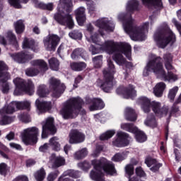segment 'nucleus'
I'll return each instance as SVG.
<instances>
[{"label": "nucleus", "mask_w": 181, "mask_h": 181, "mask_svg": "<svg viewBox=\"0 0 181 181\" xmlns=\"http://www.w3.org/2000/svg\"><path fill=\"white\" fill-rule=\"evenodd\" d=\"M145 124L147 127L155 128V127H156V120L155 119V117L153 115L148 116L147 119L145 121Z\"/></svg>", "instance_id": "09e8293b"}, {"label": "nucleus", "mask_w": 181, "mask_h": 181, "mask_svg": "<svg viewBox=\"0 0 181 181\" xmlns=\"http://www.w3.org/2000/svg\"><path fill=\"white\" fill-rule=\"evenodd\" d=\"M35 106L37 109L38 114H42V112H46V111H49V110L52 108V103L40 102L39 99H37L35 100Z\"/></svg>", "instance_id": "412c9836"}, {"label": "nucleus", "mask_w": 181, "mask_h": 181, "mask_svg": "<svg viewBox=\"0 0 181 181\" xmlns=\"http://www.w3.org/2000/svg\"><path fill=\"white\" fill-rule=\"evenodd\" d=\"M115 135V130H109L102 134L100 136V141H107Z\"/></svg>", "instance_id": "a18cd8bd"}, {"label": "nucleus", "mask_w": 181, "mask_h": 181, "mask_svg": "<svg viewBox=\"0 0 181 181\" xmlns=\"http://www.w3.org/2000/svg\"><path fill=\"white\" fill-rule=\"evenodd\" d=\"M136 134V139L137 141V142H145V141H146V135H145V134L144 133V132L139 131L137 129L136 132L133 133Z\"/></svg>", "instance_id": "de8ad7c7"}, {"label": "nucleus", "mask_w": 181, "mask_h": 181, "mask_svg": "<svg viewBox=\"0 0 181 181\" xmlns=\"http://www.w3.org/2000/svg\"><path fill=\"white\" fill-rule=\"evenodd\" d=\"M65 175H68L70 176V177H74L76 179L77 177H80V172L69 170L65 173Z\"/></svg>", "instance_id": "052dcab7"}, {"label": "nucleus", "mask_w": 181, "mask_h": 181, "mask_svg": "<svg viewBox=\"0 0 181 181\" xmlns=\"http://www.w3.org/2000/svg\"><path fill=\"white\" fill-rule=\"evenodd\" d=\"M49 163H52V168H60L66 163V160L62 156H56L52 154L49 157Z\"/></svg>", "instance_id": "b1692460"}, {"label": "nucleus", "mask_w": 181, "mask_h": 181, "mask_svg": "<svg viewBox=\"0 0 181 181\" xmlns=\"http://www.w3.org/2000/svg\"><path fill=\"white\" fill-rule=\"evenodd\" d=\"M128 156V151H124L123 153H116L112 158L114 162H121V160H124L127 159Z\"/></svg>", "instance_id": "a19ab883"}, {"label": "nucleus", "mask_w": 181, "mask_h": 181, "mask_svg": "<svg viewBox=\"0 0 181 181\" xmlns=\"http://www.w3.org/2000/svg\"><path fill=\"white\" fill-rule=\"evenodd\" d=\"M37 136H39V129L36 127H28L21 133L23 142L25 145H33L37 142Z\"/></svg>", "instance_id": "9b49d317"}, {"label": "nucleus", "mask_w": 181, "mask_h": 181, "mask_svg": "<svg viewBox=\"0 0 181 181\" xmlns=\"http://www.w3.org/2000/svg\"><path fill=\"white\" fill-rule=\"evenodd\" d=\"M40 8H43L47 11H53V3H48L47 4H40Z\"/></svg>", "instance_id": "69168bd1"}, {"label": "nucleus", "mask_w": 181, "mask_h": 181, "mask_svg": "<svg viewBox=\"0 0 181 181\" xmlns=\"http://www.w3.org/2000/svg\"><path fill=\"white\" fill-rule=\"evenodd\" d=\"M139 1L138 0H129L126 4V13H122L119 15V21L123 22V28L126 33L129 35L130 39L134 42L145 40L146 33L149 29V22L144 23L138 26L135 24V21L132 19L131 15L134 11L138 10Z\"/></svg>", "instance_id": "f257e3e1"}, {"label": "nucleus", "mask_w": 181, "mask_h": 181, "mask_svg": "<svg viewBox=\"0 0 181 181\" xmlns=\"http://www.w3.org/2000/svg\"><path fill=\"white\" fill-rule=\"evenodd\" d=\"M6 80H8V78L0 81L3 83L1 91L4 94H8L9 93V90H11V86H9V83L6 82Z\"/></svg>", "instance_id": "864d4df0"}, {"label": "nucleus", "mask_w": 181, "mask_h": 181, "mask_svg": "<svg viewBox=\"0 0 181 181\" xmlns=\"http://www.w3.org/2000/svg\"><path fill=\"white\" fill-rule=\"evenodd\" d=\"M100 47L95 48V47L90 45L89 47L90 52L92 54H98L100 52H105L108 54H112L117 53V52H121L126 55V57L131 60V45L128 43L118 44L113 40H106L103 44L98 45Z\"/></svg>", "instance_id": "7ed1b4c3"}, {"label": "nucleus", "mask_w": 181, "mask_h": 181, "mask_svg": "<svg viewBox=\"0 0 181 181\" xmlns=\"http://www.w3.org/2000/svg\"><path fill=\"white\" fill-rule=\"evenodd\" d=\"M35 67V66L27 69L25 70L26 76H28V77H35V76H37V74L40 73V70Z\"/></svg>", "instance_id": "c03bdc74"}, {"label": "nucleus", "mask_w": 181, "mask_h": 181, "mask_svg": "<svg viewBox=\"0 0 181 181\" xmlns=\"http://www.w3.org/2000/svg\"><path fill=\"white\" fill-rule=\"evenodd\" d=\"M14 28L18 35L23 33V30H25V24H23V21L19 20L14 23Z\"/></svg>", "instance_id": "ea45409f"}, {"label": "nucleus", "mask_w": 181, "mask_h": 181, "mask_svg": "<svg viewBox=\"0 0 181 181\" xmlns=\"http://www.w3.org/2000/svg\"><path fill=\"white\" fill-rule=\"evenodd\" d=\"M69 37H71V39H81L83 35L81 33L74 30L73 32L69 33Z\"/></svg>", "instance_id": "680f3d73"}, {"label": "nucleus", "mask_w": 181, "mask_h": 181, "mask_svg": "<svg viewBox=\"0 0 181 181\" xmlns=\"http://www.w3.org/2000/svg\"><path fill=\"white\" fill-rule=\"evenodd\" d=\"M139 104L141 105L144 112H149L151 107L153 112L158 115V117H161V115H166V114H168V107H162V104H160V102L155 100L151 102V100L146 97H141L139 98Z\"/></svg>", "instance_id": "0eeeda50"}, {"label": "nucleus", "mask_w": 181, "mask_h": 181, "mask_svg": "<svg viewBox=\"0 0 181 181\" xmlns=\"http://www.w3.org/2000/svg\"><path fill=\"white\" fill-rule=\"evenodd\" d=\"M70 12L71 11L58 10L54 18L59 25L67 26L69 29H73L74 28V20H73V16L70 14Z\"/></svg>", "instance_id": "9d476101"}, {"label": "nucleus", "mask_w": 181, "mask_h": 181, "mask_svg": "<svg viewBox=\"0 0 181 181\" xmlns=\"http://www.w3.org/2000/svg\"><path fill=\"white\" fill-rule=\"evenodd\" d=\"M49 145L54 151H60L61 145L59 142V138L54 136L49 139Z\"/></svg>", "instance_id": "58836bf2"}, {"label": "nucleus", "mask_w": 181, "mask_h": 181, "mask_svg": "<svg viewBox=\"0 0 181 181\" xmlns=\"http://www.w3.org/2000/svg\"><path fill=\"white\" fill-rule=\"evenodd\" d=\"M23 49H31L33 52H36L37 50V43L35 42L33 40L25 37L23 41Z\"/></svg>", "instance_id": "cd10ccee"}, {"label": "nucleus", "mask_w": 181, "mask_h": 181, "mask_svg": "<svg viewBox=\"0 0 181 181\" xmlns=\"http://www.w3.org/2000/svg\"><path fill=\"white\" fill-rule=\"evenodd\" d=\"M93 64L95 67L98 69V67H101V64H103V57L102 55H99L97 57H95L93 59Z\"/></svg>", "instance_id": "4d7b16f0"}, {"label": "nucleus", "mask_w": 181, "mask_h": 181, "mask_svg": "<svg viewBox=\"0 0 181 181\" xmlns=\"http://www.w3.org/2000/svg\"><path fill=\"white\" fill-rule=\"evenodd\" d=\"M87 155H88V151H87V148H82L81 150L76 151L74 154V158L77 160H80V159L86 158Z\"/></svg>", "instance_id": "4c0bfd02"}, {"label": "nucleus", "mask_w": 181, "mask_h": 181, "mask_svg": "<svg viewBox=\"0 0 181 181\" xmlns=\"http://www.w3.org/2000/svg\"><path fill=\"white\" fill-rule=\"evenodd\" d=\"M18 118L20 121H22V122H25V124H28V122H30L32 121L30 116L28 113H23L19 115Z\"/></svg>", "instance_id": "6e6d98bb"}, {"label": "nucleus", "mask_w": 181, "mask_h": 181, "mask_svg": "<svg viewBox=\"0 0 181 181\" xmlns=\"http://www.w3.org/2000/svg\"><path fill=\"white\" fill-rule=\"evenodd\" d=\"M86 40L90 43H95V45H101V39H100V35L97 33L90 34V35H86Z\"/></svg>", "instance_id": "f704fd0d"}, {"label": "nucleus", "mask_w": 181, "mask_h": 181, "mask_svg": "<svg viewBox=\"0 0 181 181\" xmlns=\"http://www.w3.org/2000/svg\"><path fill=\"white\" fill-rule=\"evenodd\" d=\"M13 121L12 117L7 115H1L0 119V125H8V124H11Z\"/></svg>", "instance_id": "3c124183"}, {"label": "nucleus", "mask_w": 181, "mask_h": 181, "mask_svg": "<svg viewBox=\"0 0 181 181\" xmlns=\"http://www.w3.org/2000/svg\"><path fill=\"white\" fill-rule=\"evenodd\" d=\"M95 26L99 28V33L101 36H104V33L103 30L105 32H112L114 30V23L108 20L107 18H101L98 20L93 22Z\"/></svg>", "instance_id": "ddd939ff"}, {"label": "nucleus", "mask_w": 181, "mask_h": 181, "mask_svg": "<svg viewBox=\"0 0 181 181\" xmlns=\"http://www.w3.org/2000/svg\"><path fill=\"white\" fill-rule=\"evenodd\" d=\"M78 166L80 168V169L84 170L85 172H87V170L91 168V165H90V163L87 161L78 163Z\"/></svg>", "instance_id": "13d9d810"}, {"label": "nucleus", "mask_w": 181, "mask_h": 181, "mask_svg": "<svg viewBox=\"0 0 181 181\" xmlns=\"http://www.w3.org/2000/svg\"><path fill=\"white\" fill-rule=\"evenodd\" d=\"M54 121V119L52 117H48L45 122H42V133L41 135L42 139L47 138V131H49L51 134H56V127L53 124Z\"/></svg>", "instance_id": "dca6fc26"}, {"label": "nucleus", "mask_w": 181, "mask_h": 181, "mask_svg": "<svg viewBox=\"0 0 181 181\" xmlns=\"http://www.w3.org/2000/svg\"><path fill=\"white\" fill-rule=\"evenodd\" d=\"M153 39L160 49H165L169 43L173 44L176 42V35L169 28L168 24L164 23L155 33Z\"/></svg>", "instance_id": "423d86ee"}, {"label": "nucleus", "mask_w": 181, "mask_h": 181, "mask_svg": "<svg viewBox=\"0 0 181 181\" xmlns=\"http://www.w3.org/2000/svg\"><path fill=\"white\" fill-rule=\"evenodd\" d=\"M120 128L121 129H123V131H127V132H132V134L138 131V128H136V127L129 123H122L120 124Z\"/></svg>", "instance_id": "72a5a7b5"}, {"label": "nucleus", "mask_w": 181, "mask_h": 181, "mask_svg": "<svg viewBox=\"0 0 181 181\" xmlns=\"http://www.w3.org/2000/svg\"><path fill=\"white\" fill-rule=\"evenodd\" d=\"M75 15L79 26H83L86 22V8L84 7L77 8Z\"/></svg>", "instance_id": "4be33fe9"}, {"label": "nucleus", "mask_w": 181, "mask_h": 181, "mask_svg": "<svg viewBox=\"0 0 181 181\" xmlns=\"http://www.w3.org/2000/svg\"><path fill=\"white\" fill-rule=\"evenodd\" d=\"M59 176V171H56L55 173H51L49 174L47 177V180L48 181H54L56 177Z\"/></svg>", "instance_id": "774afa93"}, {"label": "nucleus", "mask_w": 181, "mask_h": 181, "mask_svg": "<svg viewBox=\"0 0 181 181\" xmlns=\"http://www.w3.org/2000/svg\"><path fill=\"white\" fill-rule=\"evenodd\" d=\"M145 163L148 168H151L150 169L152 172H158L159 170V168L162 166L161 164L156 163V159H153L151 157H148L146 159Z\"/></svg>", "instance_id": "a878e982"}, {"label": "nucleus", "mask_w": 181, "mask_h": 181, "mask_svg": "<svg viewBox=\"0 0 181 181\" xmlns=\"http://www.w3.org/2000/svg\"><path fill=\"white\" fill-rule=\"evenodd\" d=\"M30 64L33 67H37L40 71H42V70L46 71V70H47V63L43 59L33 60L31 61Z\"/></svg>", "instance_id": "bb28decb"}, {"label": "nucleus", "mask_w": 181, "mask_h": 181, "mask_svg": "<svg viewBox=\"0 0 181 181\" xmlns=\"http://www.w3.org/2000/svg\"><path fill=\"white\" fill-rule=\"evenodd\" d=\"M9 78V74L8 73V66L5 62L0 61V81L7 80Z\"/></svg>", "instance_id": "c85d7f7f"}, {"label": "nucleus", "mask_w": 181, "mask_h": 181, "mask_svg": "<svg viewBox=\"0 0 181 181\" xmlns=\"http://www.w3.org/2000/svg\"><path fill=\"white\" fill-rule=\"evenodd\" d=\"M113 60L115 62L118 66H128L129 65V62H127L125 58L121 54L116 53L112 57Z\"/></svg>", "instance_id": "473e14b6"}, {"label": "nucleus", "mask_w": 181, "mask_h": 181, "mask_svg": "<svg viewBox=\"0 0 181 181\" xmlns=\"http://www.w3.org/2000/svg\"><path fill=\"white\" fill-rule=\"evenodd\" d=\"M84 53L85 52L82 49H76L72 52L71 59H77L79 56L84 57Z\"/></svg>", "instance_id": "603ef678"}, {"label": "nucleus", "mask_w": 181, "mask_h": 181, "mask_svg": "<svg viewBox=\"0 0 181 181\" xmlns=\"http://www.w3.org/2000/svg\"><path fill=\"white\" fill-rule=\"evenodd\" d=\"M19 110L18 102L13 101L8 105H5L4 107L0 110L1 115H5V114H13L16 111Z\"/></svg>", "instance_id": "6ab92c4d"}, {"label": "nucleus", "mask_w": 181, "mask_h": 181, "mask_svg": "<svg viewBox=\"0 0 181 181\" xmlns=\"http://www.w3.org/2000/svg\"><path fill=\"white\" fill-rule=\"evenodd\" d=\"M91 164L93 166V169L90 171L89 176L92 180L105 181L103 170L105 171V173L111 176L117 173L114 164L105 158H102L100 160H93Z\"/></svg>", "instance_id": "20e7f679"}, {"label": "nucleus", "mask_w": 181, "mask_h": 181, "mask_svg": "<svg viewBox=\"0 0 181 181\" xmlns=\"http://www.w3.org/2000/svg\"><path fill=\"white\" fill-rule=\"evenodd\" d=\"M83 105V100L80 98H71L62 103V107L59 111L60 115L64 119H73L76 118L78 114L84 115L86 110L81 107Z\"/></svg>", "instance_id": "39448f33"}, {"label": "nucleus", "mask_w": 181, "mask_h": 181, "mask_svg": "<svg viewBox=\"0 0 181 181\" xmlns=\"http://www.w3.org/2000/svg\"><path fill=\"white\" fill-rule=\"evenodd\" d=\"M37 94L39 97H46L49 95V90L46 89V86L40 85L38 86Z\"/></svg>", "instance_id": "37998d69"}, {"label": "nucleus", "mask_w": 181, "mask_h": 181, "mask_svg": "<svg viewBox=\"0 0 181 181\" xmlns=\"http://www.w3.org/2000/svg\"><path fill=\"white\" fill-rule=\"evenodd\" d=\"M144 5L146 6H157L162 8V0H141Z\"/></svg>", "instance_id": "c9c22d12"}, {"label": "nucleus", "mask_w": 181, "mask_h": 181, "mask_svg": "<svg viewBox=\"0 0 181 181\" xmlns=\"http://www.w3.org/2000/svg\"><path fill=\"white\" fill-rule=\"evenodd\" d=\"M11 57H13V60L17 62V63H26L28 60L33 59V55L21 52L18 54H13L11 55Z\"/></svg>", "instance_id": "5701e85b"}, {"label": "nucleus", "mask_w": 181, "mask_h": 181, "mask_svg": "<svg viewBox=\"0 0 181 181\" xmlns=\"http://www.w3.org/2000/svg\"><path fill=\"white\" fill-rule=\"evenodd\" d=\"M163 60L166 70H173V66L172 65L173 56L170 53H167L163 55Z\"/></svg>", "instance_id": "2f4dec72"}, {"label": "nucleus", "mask_w": 181, "mask_h": 181, "mask_svg": "<svg viewBox=\"0 0 181 181\" xmlns=\"http://www.w3.org/2000/svg\"><path fill=\"white\" fill-rule=\"evenodd\" d=\"M34 177L37 181H43L46 177V171L44 168H40L34 174Z\"/></svg>", "instance_id": "79ce46f5"}, {"label": "nucleus", "mask_w": 181, "mask_h": 181, "mask_svg": "<svg viewBox=\"0 0 181 181\" xmlns=\"http://www.w3.org/2000/svg\"><path fill=\"white\" fill-rule=\"evenodd\" d=\"M59 42L60 37L56 35H49L43 40L44 47L48 52H54Z\"/></svg>", "instance_id": "2eb2a0df"}, {"label": "nucleus", "mask_w": 181, "mask_h": 181, "mask_svg": "<svg viewBox=\"0 0 181 181\" xmlns=\"http://www.w3.org/2000/svg\"><path fill=\"white\" fill-rule=\"evenodd\" d=\"M124 117L127 121H136V113L131 107H126L124 110Z\"/></svg>", "instance_id": "7c9ffc66"}, {"label": "nucleus", "mask_w": 181, "mask_h": 181, "mask_svg": "<svg viewBox=\"0 0 181 181\" xmlns=\"http://www.w3.org/2000/svg\"><path fill=\"white\" fill-rule=\"evenodd\" d=\"M166 90V83L160 82L156 84L153 89V93L156 97L160 98L163 95V91Z\"/></svg>", "instance_id": "393cba45"}, {"label": "nucleus", "mask_w": 181, "mask_h": 181, "mask_svg": "<svg viewBox=\"0 0 181 181\" xmlns=\"http://www.w3.org/2000/svg\"><path fill=\"white\" fill-rule=\"evenodd\" d=\"M87 67V64L84 62H72L71 63V69L74 70V71H81Z\"/></svg>", "instance_id": "e433bc0d"}, {"label": "nucleus", "mask_w": 181, "mask_h": 181, "mask_svg": "<svg viewBox=\"0 0 181 181\" xmlns=\"http://www.w3.org/2000/svg\"><path fill=\"white\" fill-rule=\"evenodd\" d=\"M117 139L112 141L113 146H117V148H124L128 146L131 141V137L127 133L122 131L117 132L116 134Z\"/></svg>", "instance_id": "4468645a"}, {"label": "nucleus", "mask_w": 181, "mask_h": 181, "mask_svg": "<svg viewBox=\"0 0 181 181\" xmlns=\"http://www.w3.org/2000/svg\"><path fill=\"white\" fill-rule=\"evenodd\" d=\"M117 73L115 71V66L112 63L111 59H107V69L103 70V75L105 78V82L102 84H99L105 93H110L114 87V74Z\"/></svg>", "instance_id": "6e6552de"}, {"label": "nucleus", "mask_w": 181, "mask_h": 181, "mask_svg": "<svg viewBox=\"0 0 181 181\" xmlns=\"http://www.w3.org/2000/svg\"><path fill=\"white\" fill-rule=\"evenodd\" d=\"M87 5L90 13H94V12L97 11V6H95V4H94V2L87 3Z\"/></svg>", "instance_id": "0e129e2a"}, {"label": "nucleus", "mask_w": 181, "mask_h": 181, "mask_svg": "<svg viewBox=\"0 0 181 181\" xmlns=\"http://www.w3.org/2000/svg\"><path fill=\"white\" fill-rule=\"evenodd\" d=\"M156 74L158 78L163 80V81H176L177 80V75L172 73L170 70H168V74L163 69V64H162V58L152 55L146 66L143 71L144 77L148 76L151 73Z\"/></svg>", "instance_id": "f03ea898"}, {"label": "nucleus", "mask_w": 181, "mask_h": 181, "mask_svg": "<svg viewBox=\"0 0 181 181\" xmlns=\"http://www.w3.org/2000/svg\"><path fill=\"white\" fill-rule=\"evenodd\" d=\"M13 83L16 86L14 91L16 95H19L18 91H25L28 95H33V93H35V86L30 80L25 81L21 78H16L13 80Z\"/></svg>", "instance_id": "1a4fd4ad"}, {"label": "nucleus", "mask_w": 181, "mask_h": 181, "mask_svg": "<svg viewBox=\"0 0 181 181\" xmlns=\"http://www.w3.org/2000/svg\"><path fill=\"white\" fill-rule=\"evenodd\" d=\"M49 89L52 93V96L59 98L66 90V85L60 83V81L54 78H51L49 81Z\"/></svg>", "instance_id": "f8f14e48"}, {"label": "nucleus", "mask_w": 181, "mask_h": 181, "mask_svg": "<svg viewBox=\"0 0 181 181\" xmlns=\"http://www.w3.org/2000/svg\"><path fill=\"white\" fill-rule=\"evenodd\" d=\"M69 144H81L84 142L86 136L78 130H71L69 133Z\"/></svg>", "instance_id": "f3484780"}, {"label": "nucleus", "mask_w": 181, "mask_h": 181, "mask_svg": "<svg viewBox=\"0 0 181 181\" xmlns=\"http://www.w3.org/2000/svg\"><path fill=\"white\" fill-rule=\"evenodd\" d=\"M125 172L126 174L131 177L134 175V165H127L125 167Z\"/></svg>", "instance_id": "e2e57ef3"}, {"label": "nucleus", "mask_w": 181, "mask_h": 181, "mask_svg": "<svg viewBox=\"0 0 181 181\" xmlns=\"http://www.w3.org/2000/svg\"><path fill=\"white\" fill-rule=\"evenodd\" d=\"M8 4L11 6L16 8V9H21L22 5H21V0H8Z\"/></svg>", "instance_id": "bf43d9fd"}, {"label": "nucleus", "mask_w": 181, "mask_h": 181, "mask_svg": "<svg viewBox=\"0 0 181 181\" xmlns=\"http://www.w3.org/2000/svg\"><path fill=\"white\" fill-rule=\"evenodd\" d=\"M177 91H179V88L177 86H175L169 90L168 98H170L171 101L175 100Z\"/></svg>", "instance_id": "5fc2aeb1"}, {"label": "nucleus", "mask_w": 181, "mask_h": 181, "mask_svg": "<svg viewBox=\"0 0 181 181\" xmlns=\"http://www.w3.org/2000/svg\"><path fill=\"white\" fill-rule=\"evenodd\" d=\"M19 110H30V101L25 100L24 102H18Z\"/></svg>", "instance_id": "8fccbe9b"}, {"label": "nucleus", "mask_w": 181, "mask_h": 181, "mask_svg": "<svg viewBox=\"0 0 181 181\" xmlns=\"http://www.w3.org/2000/svg\"><path fill=\"white\" fill-rule=\"evenodd\" d=\"M7 42L9 43V45H13V46L16 47L18 46V40H16V36L13 35L12 31L7 32L6 40H5L2 35H0L1 45H6Z\"/></svg>", "instance_id": "aec40b11"}, {"label": "nucleus", "mask_w": 181, "mask_h": 181, "mask_svg": "<svg viewBox=\"0 0 181 181\" xmlns=\"http://www.w3.org/2000/svg\"><path fill=\"white\" fill-rule=\"evenodd\" d=\"M49 64L52 70H54V71H57V70H59V66H60V64L59 63V60H57V59L51 58L49 60Z\"/></svg>", "instance_id": "49530a36"}, {"label": "nucleus", "mask_w": 181, "mask_h": 181, "mask_svg": "<svg viewBox=\"0 0 181 181\" xmlns=\"http://www.w3.org/2000/svg\"><path fill=\"white\" fill-rule=\"evenodd\" d=\"M117 93L119 94V95H122L124 98L127 99L132 98L136 95V91H135V89H134L132 86H129L128 88H118L117 89Z\"/></svg>", "instance_id": "a211bd4d"}, {"label": "nucleus", "mask_w": 181, "mask_h": 181, "mask_svg": "<svg viewBox=\"0 0 181 181\" xmlns=\"http://www.w3.org/2000/svg\"><path fill=\"white\" fill-rule=\"evenodd\" d=\"M93 103L94 104H95L96 105H98V108L99 110H101L103 107H104V102H103V100H101L100 99H93Z\"/></svg>", "instance_id": "338daca9"}, {"label": "nucleus", "mask_w": 181, "mask_h": 181, "mask_svg": "<svg viewBox=\"0 0 181 181\" xmlns=\"http://www.w3.org/2000/svg\"><path fill=\"white\" fill-rule=\"evenodd\" d=\"M73 1L71 0H59L58 11H71Z\"/></svg>", "instance_id": "c756f323"}]
</instances>
